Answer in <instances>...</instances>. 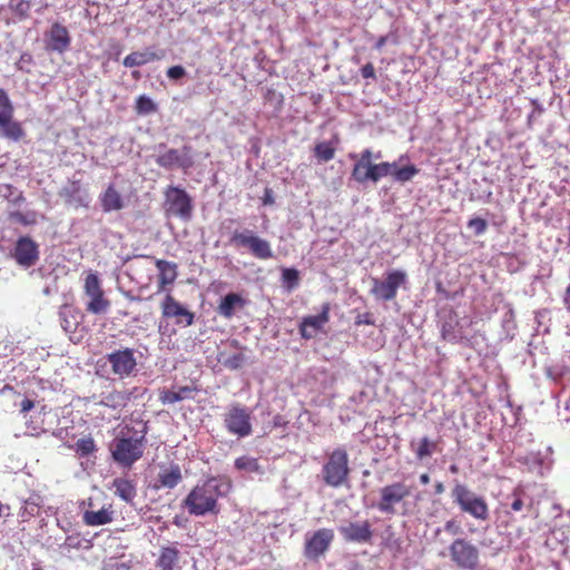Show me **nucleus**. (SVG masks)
Segmentation results:
<instances>
[{"label": "nucleus", "instance_id": "obj_1", "mask_svg": "<svg viewBox=\"0 0 570 570\" xmlns=\"http://www.w3.org/2000/svg\"><path fill=\"white\" fill-rule=\"evenodd\" d=\"M230 483L224 479L212 476L196 484L184 499V507L191 515H217L220 511L218 500L230 491Z\"/></svg>", "mask_w": 570, "mask_h": 570}, {"label": "nucleus", "instance_id": "obj_2", "mask_svg": "<svg viewBox=\"0 0 570 570\" xmlns=\"http://www.w3.org/2000/svg\"><path fill=\"white\" fill-rule=\"evenodd\" d=\"M348 157L351 159H357L352 168L351 177L358 184H365L367 181L375 184L383 177L392 176L393 169L396 167V163H372V151L368 148L362 150L360 156L350 154Z\"/></svg>", "mask_w": 570, "mask_h": 570}, {"label": "nucleus", "instance_id": "obj_3", "mask_svg": "<svg viewBox=\"0 0 570 570\" xmlns=\"http://www.w3.org/2000/svg\"><path fill=\"white\" fill-rule=\"evenodd\" d=\"M350 459L345 448L338 446L326 453L322 466V480L331 488H341L350 482Z\"/></svg>", "mask_w": 570, "mask_h": 570}, {"label": "nucleus", "instance_id": "obj_4", "mask_svg": "<svg viewBox=\"0 0 570 570\" xmlns=\"http://www.w3.org/2000/svg\"><path fill=\"white\" fill-rule=\"evenodd\" d=\"M451 497L462 512L479 521L489 519L490 510L487 500L472 492L465 484L458 482L451 491Z\"/></svg>", "mask_w": 570, "mask_h": 570}, {"label": "nucleus", "instance_id": "obj_5", "mask_svg": "<svg viewBox=\"0 0 570 570\" xmlns=\"http://www.w3.org/2000/svg\"><path fill=\"white\" fill-rule=\"evenodd\" d=\"M125 429L127 433L124 430L121 431V435L117 436L111 443L110 451L117 463L124 466H131L142 456L145 436H131L129 435L130 429L128 426Z\"/></svg>", "mask_w": 570, "mask_h": 570}, {"label": "nucleus", "instance_id": "obj_6", "mask_svg": "<svg viewBox=\"0 0 570 570\" xmlns=\"http://www.w3.org/2000/svg\"><path fill=\"white\" fill-rule=\"evenodd\" d=\"M109 366L108 373L118 380L129 379L137 373V358L135 350L124 347L115 350L104 357V366Z\"/></svg>", "mask_w": 570, "mask_h": 570}, {"label": "nucleus", "instance_id": "obj_7", "mask_svg": "<svg viewBox=\"0 0 570 570\" xmlns=\"http://www.w3.org/2000/svg\"><path fill=\"white\" fill-rule=\"evenodd\" d=\"M164 210L167 217H178L185 222L193 216V199L178 186H168L164 191Z\"/></svg>", "mask_w": 570, "mask_h": 570}, {"label": "nucleus", "instance_id": "obj_8", "mask_svg": "<svg viewBox=\"0 0 570 570\" xmlns=\"http://www.w3.org/2000/svg\"><path fill=\"white\" fill-rule=\"evenodd\" d=\"M224 426L237 438H246L253 433L252 410L240 403H233L224 414Z\"/></svg>", "mask_w": 570, "mask_h": 570}, {"label": "nucleus", "instance_id": "obj_9", "mask_svg": "<svg viewBox=\"0 0 570 570\" xmlns=\"http://www.w3.org/2000/svg\"><path fill=\"white\" fill-rule=\"evenodd\" d=\"M230 244L248 249L254 257L262 261H267L273 257L271 243L249 229L242 232L235 230L230 237Z\"/></svg>", "mask_w": 570, "mask_h": 570}, {"label": "nucleus", "instance_id": "obj_10", "mask_svg": "<svg viewBox=\"0 0 570 570\" xmlns=\"http://www.w3.org/2000/svg\"><path fill=\"white\" fill-rule=\"evenodd\" d=\"M83 293L89 298L86 311L89 314H106L110 308V301L105 296L101 282L97 274L88 273L85 278Z\"/></svg>", "mask_w": 570, "mask_h": 570}, {"label": "nucleus", "instance_id": "obj_11", "mask_svg": "<svg viewBox=\"0 0 570 570\" xmlns=\"http://www.w3.org/2000/svg\"><path fill=\"white\" fill-rule=\"evenodd\" d=\"M334 540V531L328 528L318 529L305 535L303 554L309 561H320L330 550Z\"/></svg>", "mask_w": 570, "mask_h": 570}, {"label": "nucleus", "instance_id": "obj_12", "mask_svg": "<svg viewBox=\"0 0 570 570\" xmlns=\"http://www.w3.org/2000/svg\"><path fill=\"white\" fill-rule=\"evenodd\" d=\"M406 283V273L394 269L384 279L373 278L371 294L379 301L389 302L396 297L397 289Z\"/></svg>", "mask_w": 570, "mask_h": 570}, {"label": "nucleus", "instance_id": "obj_13", "mask_svg": "<svg viewBox=\"0 0 570 570\" xmlns=\"http://www.w3.org/2000/svg\"><path fill=\"white\" fill-rule=\"evenodd\" d=\"M451 560L462 569L474 570L479 564V550L469 540L456 538L449 547Z\"/></svg>", "mask_w": 570, "mask_h": 570}, {"label": "nucleus", "instance_id": "obj_14", "mask_svg": "<svg viewBox=\"0 0 570 570\" xmlns=\"http://www.w3.org/2000/svg\"><path fill=\"white\" fill-rule=\"evenodd\" d=\"M13 106L4 89L0 88V129L3 137L18 141L24 136V130L13 119Z\"/></svg>", "mask_w": 570, "mask_h": 570}, {"label": "nucleus", "instance_id": "obj_15", "mask_svg": "<svg viewBox=\"0 0 570 570\" xmlns=\"http://www.w3.org/2000/svg\"><path fill=\"white\" fill-rule=\"evenodd\" d=\"M411 495V487L403 482H394L380 490L377 509L385 514H394L395 505L403 502Z\"/></svg>", "mask_w": 570, "mask_h": 570}, {"label": "nucleus", "instance_id": "obj_16", "mask_svg": "<svg viewBox=\"0 0 570 570\" xmlns=\"http://www.w3.org/2000/svg\"><path fill=\"white\" fill-rule=\"evenodd\" d=\"M16 263L29 268L39 261V245L29 236H21L17 239L11 253Z\"/></svg>", "mask_w": 570, "mask_h": 570}, {"label": "nucleus", "instance_id": "obj_17", "mask_svg": "<svg viewBox=\"0 0 570 570\" xmlns=\"http://www.w3.org/2000/svg\"><path fill=\"white\" fill-rule=\"evenodd\" d=\"M160 307L163 317L175 318L177 325L190 326L194 323V313L181 305L169 293L165 296Z\"/></svg>", "mask_w": 570, "mask_h": 570}, {"label": "nucleus", "instance_id": "obj_18", "mask_svg": "<svg viewBox=\"0 0 570 570\" xmlns=\"http://www.w3.org/2000/svg\"><path fill=\"white\" fill-rule=\"evenodd\" d=\"M191 147L184 146L181 150L179 149H168L164 154L159 155L156 158V163L158 166L170 169L173 167H180L183 169H188L194 165L191 158Z\"/></svg>", "mask_w": 570, "mask_h": 570}, {"label": "nucleus", "instance_id": "obj_19", "mask_svg": "<svg viewBox=\"0 0 570 570\" xmlns=\"http://www.w3.org/2000/svg\"><path fill=\"white\" fill-rule=\"evenodd\" d=\"M330 303H324L321 313L317 315H309L302 318L299 323V334L304 340H311L324 328L330 321Z\"/></svg>", "mask_w": 570, "mask_h": 570}, {"label": "nucleus", "instance_id": "obj_20", "mask_svg": "<svg viewBox=\"0 0 570 570\" xmlns=\"http://www.w3.org/2000/svg\"><path fill=\"white\" fill-rule=\"evenodd\" d=\"M340 533L346 542L371 543L373 530L370 521L350 522L340 528Z\"/></svg>", "mask_w": 570, "mask_h": 570}, {"label": "nucleus", "instance_id": "obj_21", "mask_svg": "<svg viewBox=\"0 0 570 570\" xmlns=\"http://www.w3.org/2000/svg\"><path fill=\"white\" fill-rule=\"evenodd\" d=\"M46 49L63 53L70 47L71 38L68 29L59 22H55L46 35Z\"/></svg>", "mask_w": 570, "mask_h": 570}, {"label": "nucleus", "instance_id": "obj_22", "mask_svg": "<svg viewBox=\"0 0 570 570\" xmlns=\"http://www.w3.org/2000/svg\"><path fill=\"white\" fill-rule=\"evenodd\" d=\"M142 257L150 258V259L155 261V265L158 271L157 293H161V292L166 291L168 286H171L175 283V281L178 276V272H177L178 266L176 263L168 262L165 259L155 258L150 255H144Z\"/></svg>", "mask_w": 570, "mask_h": 570}, {"label": "nucleus", "instance_id": "obj_23", "mask_svg": "<svg viewBox=\"0 0 570 570\" xmlns=\"http://www.w3.org/2000/svg\"><path fill=\"white\" fill-rule=\"evenodd\" d=\"M88 509L82 513V522L88 527L105 525L114 521L115 510L112 504L95 510L92 499L88 500Z\"/></svg>", "mask_w": 570, "mask_h": 570}, {"label": "nucleus", "instance_id": "obj_24", "mask_svg": "<svg viewBox=\"0 0 570 570\" xmlns=\"http://www.w3.org/2000/svg\"><path fill=\"white\" fill-rule=\"evenodd\" d=\"M83 317L82 312L71 304H63L59 309L60 324L63 331L70 334L71 340L72 335L77 333L78 327L82 323Z\"/></svg>", "mask_w": 570, "mask_h": 570}, {"label": "nucleus", "instance_id": "obj_25", "mask_svg": "<svg viewBox=\"0 0 570 570\" xmlns=\"http://www.w3.org/2000/svg\"><path fill=\"white\" fill-rule=\"evenodd\" d=\"M181 480L183 473L180 466L176 463H170L167 466L160 468L155 488L174 489L181 482Z\"/></svg>", "mask_w": 570, "mask_h": 570}, {"label": "nucleus", "instance_id": "obj_26", "mask_svg": "<svg viewBox=\"0 0 570 570\" xmlns=\"http://www.w3.org/2000/svg\"><path fill=\"white\" fill-rule=\"evenodd\" d=\"M99 202L105 213L118 212L125 207L124 197L114 184L108 185L100 194Z\"/></svg>", "mask_w": 570, "mask_h": 570}, {"label": "nucleus", "instance_id": "obj_27", "mask_svg": "<svg viewBox=\"0 0 570 570\" xmlns=\"http://www.w3.org/2000/svg\"><path fill=\"white\" fill-rule=\"evenodd\" d=\"M132 392L127 389H112L107 393H101L99 404L112 410L124 409L130 402Z\"/></svg>", "mask_w": 570, "mask_h": 570}, {"label": "nucleus", "instance_id": "obj_28", "mask_svg": "<svg viewBox=\"0 0 570 570\" xmlns=\"http://www.w3.org/2000/svg\"><path fill=\"white\" fill-rule=\"evenodd\" d=\"M439 444V440L422 436L419 440H412L410 442V449L414 453L416 460L423 461L440 451Z\"/></svg>", "mask_w": 570, "mask_h": 570}, {"label": "nucleus", "instance_id": "obj_29", "mask_svg": "<svg viewBox=\"0 0 570 570\" xmlns=\"http://www.w3.org/2000/svg\"><path fill=\"white\" fill-rule=\"evenodd\" d=\"M180 551L175 546L161 547L155 566L159 570H178Z\"/></svg>", "mask_w": 570, "mask_h": 570}, {"label": "nucleus", "instance_id": "obj_30", "mask_svg": "<svg viewBox=\"0 0 570 570\" xmlns=\"http://www.w3.org/2000/svg\"><path fill=\"white\" fill-rule=\"evenodd\" d=\"M245 305V299L237 293H229L225 297L222 298L217 312L220 316L225 318H232L235 314V309L237 307H243Z\"/></svg>", "mask_w": 570, "mask_h": 570}, {"label": "nucleus", "instance_id": "obj_31", "mask_svg": "<svg viewBox=\"0 0 570 570\" xmlns=\"http://www.w3.org/2000/svg\"><path fill=\"white\" fill-rule=\"evenodd\" d=\"M115 494L127 503H131L137 495L136 485L132 481L124 478H116L112 481Z\"/></svg>", "mask_w": 570, "mask_h": 570}, {"label": "nucleus", "instance_id": "obj_32", "mask_svg": "<svg viewBox=\"0 0 570 570\" xmlns=\"http://www.w3.org/2000/svg\"><path fill=\"white\" fill-rule=\"evenodd\" d=\"M196 389L191 386H180L178 391H170L167 389H163L159 391V401L163 404H174L176 402L183 401L185 399H190L193 392Z\"/></svg>", "mask_w": 570, "mask_h": 570}, {"label": "nucleus", "instance_id": "obj_33", "mask_svg": "<svg viewBox=\"0 0 570 570\" xmlns=\"http://www.w3.org/2000/svg\"><path fill=\"white\" fill-rule=\"evenodd\" d=\"M158 59L159 56L154 51H134L124 58L122 63L125 67L132 68L146 65Z\"/></svg>", "mask_w": 570, "mask_h": 570}, {"label": "nucleus", "instance_id": "obj_34", "mask_svg": "<svg viewBox=\"0 0 570 570\" xmlns=\"http://www.w3.org/2000/svg\"><path fill=\"white\" fill-rule=\"evenodd\" d=\"M234 465L239 471L247 473H262V466L256 458L243 455L235 460Z\"/></svg>", "mask_w": 570, "mask_h": 570}, {"label": "nucleus", "instance_id": "obj_35", "mask_svg": "<svg viewBox=\"0 0 570 570\" xmlns=\"http://www.w3.org/2000/svg\"><path fill=\"white\" fill-rule=\"evenodd\" d=\"M80 183L77 180L70 181L67 186H65L59 195L66 200L68 204H72L75 202L80 203L81 199L79 197L80 194Z\"/></svg>", "mask_w": 570, "mask_h": 570}, {"label": "nucleus", "instance_id": "obj_36", "mask_svg": "<svg viewBox=\"0 0 570 570\" xmlns=\"http://www.w3.org/2000/svg\"><path fill=\"white\" fill-rule=\"evenodd\" d=\"M314 155L320 161H330L335 156V148L330 141H322L315 145Z\"/></svg>", "mask_w": 570, "mask_h": 570}, {"label": "nucleus", "instance_id": "obj_37", "mask_svg": "<svg viewBox=\"0 0 570 570\" xmlns=\"http://www.w3.org/2000/svg\"><path fill=\"white\" fill-rule=\"evenodd\" d=\"M458 324L456 320H450L444 322L441 330L442 338L450 343H456L462 340V335L454 330Z\"/></svg>", "mask_w": 570, "mask_h": 570}, {"label": "nucleus", "instance_id": "obj_38", "mask_svg": "<svg viewBox=\"0 0 570 570\" xmlns=\"http://www.w3.org/2000/svg\"><path fill=\"white\" fill-rule=\"evenodd\" d=\"M419 169L414 165H407L399 168L397 166L393 169L392 176L399 183L410 181L416 174Z\"/></svg>", "mask_w": 570, "mask_h": 570}, {"label": "nucleus", "instance_id": "obj_39", "mask_svg": "<svg viewBox=\"0 0 570 570\" xmlns=\"http://www.w3.org/2000/svg\"><path fill=\"white\" fill-rule=\"evenodd\" d=\"M135 109L138 115H149L157 111V105L149 97L141 95L136 99Z\"/></svg>", "mask_w": 570, "mask_h": 570}, {"label": "nucleus", "instance_id": "obj_40", "mask_svg": "<svg viewBox=\"0 0 570 570\" xmlns=\"http://www.w3.org/2000/svg\"><path fill=\"white\" fill-rule=\"evenodd\" d=\"M282 281L287 291H292L299 284V273L296 268H283Z\"/></svg>", "mask_w": 570, "mask_h": 570}, {"label": "nucleus", "instance_id": "obj_41", "mask_svg": "<svg viewBox=\"0 0 570 570\" xmlns=\"http://www.w3.org/2000/svg\"><path fill=\"white\" fill-rule=\"evenodd\" d=\"M95 449V442L91 438L79 439L75 444V450L81 458L88 456Z\"/></svg>", "mask_w": 570, "mask_h": 570}, {"label": "nucleus", "instance_id": "obj_42", "mask_svg": "<svg viewBox=\"0 0 570 570\" xmlns=\"http://www.w3.org/2000/svg\"><path fill=\"white\" fill-rule=\"evenodd\" d=\"M222 362L225 367L229 370H237L242 367L245 362V355L243 353H235L233 355L224 357V353H222Z\"/></svg>", "mask_w": 570, "mask_h": 570}, {"label": "nucleus", "instance_id": "obj_43", "mask_svg": "<svg viewBox=\"0 0 570 570\" xmlns=\"http://www.w3.org/2000/svg\"><path fill=\"white\" fill-rule=\"evenodd\" d=\"M35 0H11L12 9L21 17L28 16Z\"/></svg>", "mask_w": 570, "mask_h": 570}, {"label": "nucleus", "instance_id": "obj_44", "mask_svg": "<svg viewBox=\"0 0 570 570\" xmlns=\"http://www.w3.org/2000/svg\"><path fill=\"white\" fill-rule=\"evenodd\" d=\"M468 227L473 230L475 235H482L488 228V223L481 217L471 218L468 222Z\"/></svg>", "mask_w": 570, "mask_h": 570}, {"label": "nucleus", "instance_id": "obj_45", "mask_svg": "<svg viewBox=\"0 0 570 570\" xmlns=\"http://www.w3.org/2000/svg\"><path fill=\"white\" fill-rule=\"evenodd\" d=\"M444 530L451 535H459L462 533L461 524L455 519H450L444 523Z\"/></svg>", "mask_w": 570, "mask_h": 570}, {"label": "nucleus", "instance_id": "obj_46", "mask_svg": "<svg viewBox=\"0 0 570 570\" xmlns=\"http://www.w3.org/2000/svg\"><path fill=\"white\" fill-rule=\"evenodd\" d=\"M33 63V58L30 53L28 52H23L18 62L16 63L17 68L19 70H22V71H26V72H30V70L27 68L29 66H31Z\"/></svg>", "mask_w": 570, "mask_h": 570}, {"label": "nucleus", "instance_id": "obj_47", "mask_svg": "<svg viewBox=\"0 0 570 570\" xmlns=\"http://www.w3.org/2000/svg\"><path fill=\"white\" fill-rule=\"evenodd\" d=\"M186 75V70L183 66H173L170 68L167 69V77L169 79H174V80H177V79H180L183 78L184 76Z\"/></svg>", "mask_w": 570, "mask_h": 570}, {"label": "nucleus", "instance_id": "obj_48", "mask_svg": "<svg viewBox=\"0 0 570 570\" xmlns=\"http://www.w3.org/2000/svg\"><path fill=\"white\" fill-rule=\"evenodd\" d=\"M354 323H355L356 326L374 325V318H373V315L370 312H365V313L358 314L355 317V322Z\"/></svg>", "mask_w": 570, "mask_h": 570}, {"label": "nucleus", "instance_id": "obj_49", "mask_svg": "<svg viewBox=\"0 0 570 570\" xmlns=\"http://www.w3.org/2000/svg\"><path fill=\"white\" fill-rule=\"evenodd\" d=\"M521 493L522 491L520 489H515L512 493L514 499L511 503V509L515 512L521 511L524 507L523 500L521 499Z\"/></svg>", "mask_w": 570, "mask_h": 570}, {"label": "nucleus", "instance_id": "obj_50", "mask_svg": "<svg viewBox=\"0 0 570 570\" xmlns=\"http://www.w3.org/2000/svg\"><path fill=\"white\" fill-rule=\"evenodd\" d=\"M11 219L17 222V223H20L24 226L27 225H31L35 223V218H28V216L21 212H14L10 215Z\"/></svg>", "mask_w": 570, "mask_h": 570}, {"label": "nucleus", "instance_id": "obj_51", "mask_svg": "<svg viewBox=\"0 0 570 570\" xmlns=\"http://www.w3.org/2000/svg\"><path fill=\"white\" fill-rule=\"evenodd\" d=\"M361 75L365 79H368V78L375 79L376 78V73H375V68H374L373 63L372 62L365 63L361 68Z\"/></svg>", "mask_w": 570, "mask_h": 570}, {"label": "nucleus", "instance_id": "obj_52", "mask_svg": "<svg viewBox=\"0 0 570 570\" xmlns=\"http://www.w3.org/2000/svg\"><path fill=\"white\" fill-rule=\"evenodd\" d=\"M33 407H35V402L30 399H24L20 403V412L21 413H27V412L31 411Z\"/></svg>", "mask_w": 570, "mask_h": 570}, {"label": "nucleus", "instance_id": "obj_53", "mask_svg": "<svg viewBox=\"0 0 570 570\" xmlns=\"http://www.w3.org/2000/svg\"><path fill=\"white\" fill-rule=\"evenodd\" d=\"M386 42H387V36H381L375 43V49L381 50L385 46Z\"/></svg>", "mask_w": 570, "mask_h": 570}, {"label": "nucleus", "instance_id": "obj_54", "mask_svg": "<svg viewBox=\"0 0 570 570\" xmlns=\"http://www.w3.org/2000/svg\"><path fill=\"white\" fill-rule=\"evenodd\" d=\"M563 303L564 305H568L570 303V285L564 291Z\"/></svg>", "mask_w": 570, "mask_h": 570}, {"label": "nucleus", "instance_id": "obj_55", "mask_svg": "<svg viewBox=\"0 0 570 570\" xmlns=\"http://www.w3.org/2000/svg\"><path fill=\"white\" fill-rule=\"evenodd\" d=\"M420 482H421L422 484H428V483H430V475H429L428 473H422V474L420 475Z\"/></svg>", "mask_w": 570, "mask_h": 570}, {"label": "nucleus", "instance_id": "obj_56", "mask_svg": "<svg viewBox=\"0 0 570 570\" xmlns=\"http://www.w3.org/2000/svg\"><path fill=\"white\" fill-rule=\"evenodd\" d=\"M434 489L436 494H442L444 492V485L442 482H438Z\"/></svg>", "mask_w": 570, "mask_h": 570}, {"label": "nucleus", "instance_id": "obj_57", "mask_svg": "<svg viewBox=\"0 0 570 570\" xmlns=\"http://www.w3.org/2000/svg\"><path fill=\"white\" fill-rule=\"evenodd\" d=\"M449 469H450V471H451L452 473H458V472H459V466H458L456 464H452V465H450V468H449Z\"/></svg>", "mask_w": 570, "mask_h": 570}, {"label": "nucleus", "instance_id": "obj_58", "mask_svg": "<svg viewBox=\"0 0 570 570\" xmlns=\"http://www.w3.org/2000/svg\"><path fill=\"white\" fill-rule=\"evenodd\" d=\"M264 204H273V198L271 196L266 195L264 198Z\"/></svg>", "mask_w": 570, "mask_h": 570}, {"label": "nucleus", "instance_id": "obj_59", "mask_svg": "<svg viewBox=\"0 0 570 570\" xmlns=\"http://www.w3.org/2000/svg\"><path fill=\"white\" fill-rule=\"evenodd\" d=\"M72 541H73V537H68V538H67V540H66V542H67L69 546H73Z\"/></svg>", "mask_w": 570, "mask_h": 570}, {"label": "nucleus", "instance_id": "obj_60", "mask_svg": "<svg viewBox=\"0 0 570 570\" xmlns=\"http://www.w3.org/2000/svg\"><path fill=\"white\" fill-rule=\"evenodd\" d=\"M31 570H43V569L39 566H33Z\"/></svg>", "mask_w": 570, "mask_h": 570}, {"label": "nucleus", "instance_id": "obj_61", "mask_svg": "<svg viewBox=\"0 0 570 570\" xmlns=\"http://www.w3.org/2000/svg\"><path fill=\"white\" fill-rule=\"evenodd\" d=\"M132 76H134L135 78H138L139 72H138V71H134V72H132Z\"/></svg>", "mask_w": 570, "mask_h": 570}, {"label": "nucleus", "instance_id": "obj_62", "mask_svg": "<svg viewBox=\"0 0 570 570\" xmlns=\"http://www.w3.org/2000/svg\"><path fill=\"white\" fill-rule=\"evenodd\" d=\"M3 504L0 502V517L2 515Z\"/></svg>", "mask_w": 570, "mask_h": 570}]
</instances>
